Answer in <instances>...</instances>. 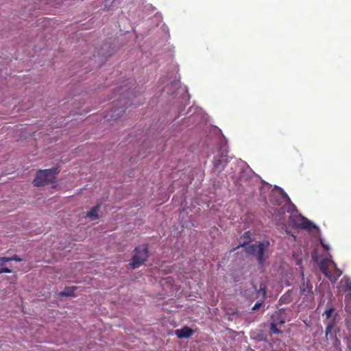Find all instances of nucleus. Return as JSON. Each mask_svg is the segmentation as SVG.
<instances>
[{
    "label": "nucleus",
    "mask_w": 351,
    "mask_h": 351,
    "mask_svg": "<svg viewBox=\"0 0 351 351\" xmlns=\"http://www.w3.org/2000/svg\"><path fill=\"white\" fill-rule=\"evenodd\" d=\"M291 301L289 294H284L280 299L281 303H289Z\"/></svg>",
    "instance_id": "nucleus-16"
},
{
    "label": "nucleus",
    "mask_w": 351,
    "mask_h": 351,
    "mask_svg": "<svg viewBox=\"0 0 351 351\" xmlns=\"http://www.w3.org/2000/svg\"><path fill=\"white\" fill-rule=\"evenodd\" d=\"M285 198H286L288 201H290V199L289 197L287 196V195L286 193L283 194L282 195Z\"/></svg>",
    "instance_id": "nucleus-26"
},
{
    "label": "nucleus",
    "mask_w": 351,
    "mask_h": 351,
    "mask_svg": "<svg viewBox=\"0 0 351 351\" xmlns=\"http://www.w3.org/2000/svg\"><path fill=\"white\" fill-rule=\"evenodd\" d=\"M99 208H100V204H97L95 206H94L93 208H92L90 209V210H89L87 213L86 217H89V218H90L92 219H98L99 218L98 211L99 210Z\"/></svg>",
    "instance_id": "nucleus-9"
},
{
    "label": "nucleus",
    "mask_w": 351,
    "mask_h": 351,
    "mask_svg": "<svg viewBox=\"0 0 351 351\" xmlns=\"http://www.w3.org/2000/svg\"><path fill=\"white\" fill-rule=\"evenodd\" d=\"M213 166L215 171L221 172L224 169L225 165L220 158H215L213 160Z\"/></svg>",
    "instance_id": "nucleus-10"
},
{
    "label": "nucleus",
    "mask_w": 351,
    "mask_h": 351,
    "mask_svg": "<svg viewBox=\"0 0 351 351\" xmlns=\"http://www.w3.org/2000/svg\"><path fill=\"white\" fill-rule=\"evenodd\" d=\"M194 331L189 326H184L180 329L175 330V334L179 339L189 338L191 337Z\"/></svg>",
    "instance_id": "nucleus-7"
},
{
    "label": "nucleus",
    "mask_w": 351,
    "mask_h": 351,
    "mask_svg": "<svg viewBox=\"0 0 351 351\" xmlns=\"http://www.w3.org/2000/svg\"><path fill=\"white\" fill-rule=\"evenodd\" d=\"M276 203L278 205H280V204H281V203H280V202H276Z\"/></svg>",
    "instance_id": "nucleus-27"
},
{
    "label": "nucleus",
    "mask_w": 351,
    "mask_h": 351,
    "mask_svg": "<svg viewBox=\"0 0 351 351\" xmlns=\"http://www.w3.org/2000/svg\"><path fill=\"white\" fill-rule=\"evenodd\" d=\"M321 245L324 247V250H329V247L326 244L322 242V241H321Z\"/></svg>",
    "instance_id": "nucleus-24"
},
{
    "label": "nucleus",
    "mask_w": 351,
    "mask_h": 351,
    "mask_svg": "<svg viewBox=\"0 0 351 351\" xmlns=\"http://www.w3.org/2000/svg\"><path fill=\"white\" fill-rule=\"evenodd\" d=\"M10 261H15L16 262H21L23 261V258L19 257L18 255L14 254L12 256L10 257Z\"/></svg>",
    "instance_id": "nucleus-20"
},
{
    "label": "nucleus",
    "mask_w": 351,
    "mask_h": 351,
    "mask_svg": "<svg viewBox=\"0 0 351 351\" xmlns=\"http://www.w3.org/2000/svg\"><path fill=\"white\" fill-rule=\"evenodd\" d=\"M334 326H335V322L333 320L330 321L328 324L326 328V331H325L326 337L331 332Z\"/></svg>",
    "instance_id": "nucleus-14"
},
{
    "label": "nucleus",
    "mask_w": 351,
    "mask_h": 351,
    "mask_svg": "<svg viewBox=\"0 0 351 351\" xmlns=\"http://www.w3.org/2000/svg\"><path fill=\"white\" fill-rule=\"evenodd\" d=\"M330 263L335 267V271L334 274H332L331 281L335 282L337 279L342 275V271L337 267V264L333 261H330Z\"/></svg>",
    "instance_id": "nucleus-11"
},
{
    "label": "nucleus",
    "mask_w": 351,
    "mask_h": 351,
    "mask_svg": "<svg viewBox=\"0 0 351 351\" xmlns=\"http://www.w3.org/2000/svg\"><path fill=\"white\" fill-rule=\"evenodd\" d=\"M345 291H351V280L348 278H345Z\"/></svg>",
    "instance_id": "nucleus-17"
},
{
    "label": "nucleus",
    "mask_w": 351,
    "mask_h": 351,
    "mask_svg": "<svg viewBox=\"0 0 351 351\" xmlns=\"http://www.w3.org/2000/svg\"><path fill=\"white\" fill-rule=\"evenodd\" d=\"M148 258V246L143 244L135 247L132 261L130 263L132 268L136 269L144 264Z\"/></svg>",
    "instance_id": "nucleus-4"
},
{
    "label": "nucleus",
    "mask_w": 351,
    "mask_h": 351,
    "mask_svg": "<svg viewBox=\"0 0 351 351\" xmlns=\"http://www.w3.org/2000/svg\"><path fill=\"white\" fill-rule=\"evenodd\" d=\"M265 295L266 287L263 284H261L259 289H258L256 286L252 283L251 287L249 289L243 291V295L251 302L260 298L265 299Z\"/></svg>",
    "instance_id": "nucleus-5"
},
{
    "label": "nucleus",
    "mask_w": 351,
    "mask_h": 351,
    "mask_svg": "<svg viewBox=\"0 0 351 351\" xmlns=\"http://www.w3.org/2000/svg\"><path fill=\"white\" fill-rule=\"evenodd\" d=\"M329 259L322 260L319 263V269L330 280H332V274L328 270V263H330Z\"/></svg>",
    "instance_id": "nucleus-8"
},
{
    "label": "nucleus",
    "mask_w": 351,
    "mask_h": 351,
    "mask_svg": "<svg viewBox=\"0 0 351 351\" xmlns=\"http://www.w3.org/2000/svg\"><path fill=\"white\" fill-rule=\"evenodd\" d=\"M250 235H251V233L250 231H247L244 233V236L245 237H247L248 239H250Z\"/></svg>",
    "instance_id": "nucleus-25"
},
{
    "label": "nucleus",
    "mask_w": 351,
    "mask_h": 351,
    "mask_svg": "<svg viewBox=\"0 0 351 351\" xmlns=\"http://www.w3.org/2000/svg\"><path fill=\"white\" fill-rule=\"evenodd\" d=\"M287 211L291 213L289 221L293 226L308 230L315 227L311 221L300 214L294 206L292 210L289 209Z\"/></svg>",
    "instance_id": "nucleus-3"
},
{
    "label": "nucleus",
    "mask_w": 351,
    "mask_h": 351,
    "mask_svg": "<svg viewBox=\"0 0 351 351\" xmlns=\"http://www.w3.org/2000/svg\"><path fill=\"white\" fill-rule=\"evenodd\" d=\"M12 270L8 267L0 268V274L3 273H11Z\"/></svg>",
    "instance_id": "nucleus-23"
},
{
    "label": "nucleus",
    "mask_w": 351,
    "mask_h": 351,
    "mask_svg": "<svg viewBox=\"0 0 351 351\" xmlns=\"http://www.w3.org/2000/svg\"><path fill=\"white\" fill-rule=\"evenodd\" d=\"M284 323H285L284 321L280 322V324H284Z\"/></svg>",
    "instance_id": "nucleus-28"
},
{
    "label": "nucleus",
    "mask_w": 351,
    "mask_h": 351,
    "mask_svg": "<svg viewBox=\"0 0 351 351\" xmlns=\"http://www.w3.org/2000/svg\"><path fill=\"white\" fill-rule=\"evenodd\" d=\"M75 290V287H66L63 291L60 293V295L61 296H73Z\"/></svg>",
    "instance_id": "nucleus-12"
},
{
    "label": "nucleus",
    "mask_w": 351,
    "mask_h": 351,
    "mask_svg": "<svg viewBox=\"0 0 351 351\" xmlns=\"http://www.w3.org/2000/svg\"><path fill=\"white\" fill-rule=\"evenodd\" d=\"M10 261V257L0 256V266H3L5 263Z\"/></svg>",
    "instance_id": "nucleus-21"
},
{
    "label": "nucleus",
    "mask_w": 351,
    "mask_h": 351,
    "mask_svg": "<svg viewBox=\"0 0 351 351\" xmlns=\"http://www.w3.org/2000/svg\"><path fill=\"white\" fill-rule=\"evenodd\" d=\"M59 171L58 167L38 170L33 180L34 186L38 187L53 183L56 180V175H57Z\"/></svg>",
    "instance_id": "nucleus-2"
},
{
    "label": "nucleus",
    "mask_w": 351,
    "mask_h": 351,
    "mask_svg": "<svg viewBox=\"0 0 351 351\" xmlns=\"http://www.w3.org/2000/svg\"><path fill=\"white\" fill-rule=\"evenodd\" d=\"M334 311V308H328V310H326L324 313V314L326 315V318H329L330 317L332 312Z\"/></svg>",
    "instance_id": "nucleus-22"
},
{
    "label": "nucleus",
    "mask_w": 351,
    "mask_h": 351,
    "mask_svg": "<svg viewBox=\"0 0 351 351\" xmlns=\"http://www.w3.org/2000/svg\"><path fill=\"white\" fill-rule=\"evenodd\" d=\"M125 111V108L121 107L115 110V112H117L116 114H110V117L113 119H117L118 117L121 116V114H123Z\"/></svg>",
    "instance_id": "nucleus-13"
},
{
    "label": "nucleus",
    "mask_w": 351,
    "mask_h": 351,
    "mask_svg": "<svg viewBox=\"0 0 351 351\" xmlns=\"http://www.w3.org/2000/svg\"><path fill=\"white\" fill-rule=\"evenodd\" d=\"M269 243L268 241H263L261 242H256L255 243H250L249 241L240 242L239 245L234 250H236L239 246L245 248L246 252L249 254L254 255L256 256L258 263L263 265L265 261L264 253L267 249Z\"/></svg>",
    "instance_id": "nucleus-1"
},
{
    "label": "nucleus",
    "mask_w": 351,
    "mask_h": 351,
    "mask_svg": "<svg viewBox=\"0 0 351 351\" xmlns=\"http://www.w3.org/2000/svg\"><path fill=\"white\" fill-rule=\"evenodd\" d=\"M259 300L254 304V306L252 307V310L253 311H256L258 310L261 306L262 305V304L264 302V300L265 299H258Z\"/></svg>",
    "instance_id": "nucleus-19"
},
{
    "label": "nucleus",
    "mask_w": 351,
    "mask_h": 351,
    "mask_svg": "<svg viewBox=\"0 0 351 351\" xmlns=\"http://www.w3.org/2000/svg\"><path fill=\"white\" fill-rule=\"evenodd\" d=\"M312 289V284L308 281L305 282L304 280V277H302V282L300 286V294L304 295L305 297H312L313 295Z\"/></svg>",
    "instance_id": "nucleus-6"
},
{
    "label": "nucleus",
    "mask_w": 351,
    "mask_h": 351,
    "mask_svg": "<svg viewBox=\"0 0 351 351\" xmlns=\"http://www.w3.org/2000/svg\"><path fill=\"white\" fill-rule=\"evenodd\" d=\"M270 331L274 334H280L281 330L278 328V326L275 323H271L270 326Z\"/></svg>",
    "instance_id": "nucleus-15"
},
{
    "label": "nucleus",
    "mask_w": 351,
    "mask_h": 351,
    "mask_svg": "<svg viewBox=\"0 0 351 351\" xmlns=\"http://www.w3.org/2000/svg\"><path fill=\"white\" fill-rule=\"evenodd\" d=\"M346 308L351 309V293H350L346 295Z\"/></svg>",
    "instance_id": "nucleus-18"
}]
</instances>
